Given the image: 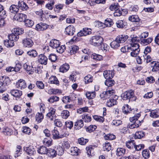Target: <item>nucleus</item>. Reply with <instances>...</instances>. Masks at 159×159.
<instances>
[{
    "label": "nucleus",
    "instance_id": "nucleus-1",
    "mask_svg": "<svg viewBox=\"0 0 159 159\" xmlns=\"http://www.w3.org/2000/svg\"><path fill=\"white\" fill-rule=\"evenodd\" d=\"M103 41V38L99 36H92L91 38L89 41L90 44L95 47L100 46Z\"/></svg>",
    "mask_w": 159,
    "mask_h": 159
},
{
    "label": "nucleus",
    "instance_id": "nucleus-2",
    "mask_svg": "<svg viewBox=\"0 0 159 159\" xmlns=\"http://www.w3.org/2000/svg\"><path fill=\"white\" fill-rule=\"evenodd\" d=\"M115 90L113 89L108 90L107 91L103 92V93L100 94V97L103 99H106L107 98H115L117 96L115 95Z\"/></svg>",
    "mask_w": 159,
    "mask_h": 159
},
{
    "label": "nucleus",
    "instance_id": "nucleus-3",
    "mask_svg": "<svg viewBox=\"0 0 159 159\" xmlns=\"http://www.w3.org/2000/svg\"><path fill=\"white\" fill-rule=\"evenodd\" d=\"M131 47H129V49L132 51L130 54L131 56L133 57H135L138 54L139 51V44H136L134 45L132 43L130 44Z\"/></svg>",
    "mask_w": 159,
    "mask_h": 159
},
{
    "label": "nucleus",
    "instance_id": "nucleus-4",
    "mask_svg": "<svg viewBox=\"0 0 159 159\" xmlns=\"http://www.w3.org/2000/svg\"><path fill=\"white\" fill-rule=\"evenodd\" d=\"M134 97V92L130 90L125 92L122 95V97L124 100L130 99Z\"/></svg>",
    "mask_w": 159,
    "mask_h": 159
},
{
    "label": "nucleus",
    "instance_id": "nucleus-5",
    "mask_svg": "<svg viewBox=\"0 0 159 159\" xmlns=\"http://www.w3.org/2000/svg\"><path fill=\"white\" fill-rule=\"evenodd\" d=\"M91 29L88 28H83L82 30L79 32L77 35L79 37H82L86 36L91 34Z\"/></svg>",
    "mask_w": 159,
    "mask_h": 159
},
{
    "label": "nucleus",
    "instance_id": "nucleus-6",
    "mask_svg": "<svg viewBox=\"0 0 159 159\" xmlns=\"http://www.w3.org/2000/svg\"><path fill=\"white\" fill-rule=\"evenodd\" d=\"M27 18V16L23 13H18L15 15L13 19L15 20L20 22L25 20Z\"/></svg>",
    "mask_w": 159,
    "mask_h": 159
},
{
    "label": "nucleus",
    "instance_id": "nucleus-7",
    "mask_svg": "<svg viewBox=\"0 0 159 159\" xmlns=\"http://www.w3.org/2000/svg\"><path fill=\"white\" fill-rule=\"evenodd\" d=\"M23 68L29 74H32L34 73V68L28 62H26L23 65Z\"/></svg>",
    "mask_w": 159,
    "mask_h": 159
},
{
    "label": "nucleus",
    "instance_id": "nucleus-8",
    "mask_svg": "<svg viewBox=\"0 0 159 159\" xmlns=\"http://www.w3.org/2000/svg\"><path fill=\"white\" fill-rule=\"evenodd\" d=\"M141 122L139 120H132L129 123V127L131 129L137 128L141 125Z\"/></svg>",
    "mask_w": 159,
    "mask_h": 159
},
{
    "label": "nucleus",
    "instance_id": "nucleus-9",
    "mask_svg": "<svg viewBox=\"0 0 159 159\" xmlns=\"http://www.w3.org/2000/svg\"><path fill=\"white\" fill-rule=\"evenodd\" d=\"M49 26V25L43 23H40L36 25L35 29L38 31L46 30Z\"/></svg>",
    "mask_w": 159,
    "mask_h": 159
},
{
    "label": "nucleus",
    "instance_id": "nucleus-10",
    "mask_svg": "<svg viewBox=\"0 0 159 159\" xmlns=\"http://www.w3.org/2000/svg\"><path fill=\"white\" fill-rule=\"evenodd\" d=\"M10 80L8 77L6 76L0 77V85L5 86L10 83Z\"/></svg>",
    "mask_w": 159,
    "mask_h": 159
},
{
    "label": "nucleus",
    "instance_id": "nucleus-11",
    "mask_svg": "<svg viewBox=\"0 0 159 159\" xmlns=\"http://www.w3.org/2000/svg\"><path fill=\"white\" fill-rule=\"evenodd\" d=\"M24 150L27 154L30 155V156L34 155L36 153L35 149L33 146H29L28 147H24Z\"/></svg>",
    "mask_w": 159,
    "mask_h": 159
},
{
    "label": "nucleus",
    "instance_id": "nucleus-12",
    "mask_svg": "<svg viewBox=\"0 0 159 159\" xmlns=\"http://www.w3.org/2000/svg\"><path fill=\"white\" fill-rule=\"evenodd\" d=\"M103 76L106 80L112 79L114 75V71L112 70H106L103 72Z\"/></svg>",
    "mask_w": 159,
    "mask_h": 159
},
{
    "label": "nucleus",
    "instance_id": "nucleus-13",
    "mask_svg": "<svg viewBox=\"0 0 159 159\" xmlns=\"http://www.w3.org/2000/svg\"><path fill=\"white\" fill-rule=\"evenodd\" d=\"M16 88L21 89H25L26 87L25 81L22 79H20L16 82Z\"/></svg>",
    "mask_w": 159,
    "mask_h": 159
},
{
    "label": "nucleus",
    "instance_id": "nucleus-14",
    "mask_svg": "<svg viewBox=\"0 0 159 159\" xmlns=\"http://www.w3.org/2000/svg\"><path fill=\"white\" fill-rule=\"evenodd\" d=\"M22 43L25 47L30 48L33 45L34 43L31 39L25 38L23 40Z\"/></svg>",
    "mask_w": 159,
    "mask_h": 159
},
{
    "label": "nucleus",
    "instance_id": "nucleus-15",
    "mask_svg": "<svg viewBox=\"0 0 159 159\" xmlns=\"http://www.w3.org/2000/svg\"><path fill=\"white\" fill-rule=\"evenodd\" d=\"M39 62L41 64L46 65L47 63L48 58L43 54H40L38 57Z\"/></svg>",
    "mask_w": 159,
    "mask_h": 159
},
{
    "label": "nucleus",
    "instance_id": "nucleus-16",
    "mask_svg": "<svg viewBox=\"0 0 159 159\" xmlns=\"http://www.w3.org/2000/svg\"><path fill=\"white\" fill-rule=\"evenodd\" d=\"M75 32V29L74 26L70 25L67 27L65 30V33L69 35H72Z\"/></svg>",
    "mask_w": 159,
    "mask_h": 159
},
{
    "label": "nucleus",
    "instance_id": "nucleus-17",
    "mask_svg": "<svg viewBox=\"0 0 159 159\" xmlns=\"http://www.w3.org/2000/svg\"><path fill=\"white\" fill-rule=\"evenodd\" d=\"M118 98V96H116L115 98H110L107 102V106L110 107L116 105L117 103L116 100Z\"/></svg>",
    "mask_w": 159,
    "mask_h": 159
},
{
    "label": "nucleus",
    "instance_id": "nucleus-18",
    "mask_svg": "<svg viewBox=\"0 0 159 159\" xmlns=\"http://www.w3.org/2000/svg\"><path fill=\"white\" fill-rule=\"evenodd\" d=\"M49 150L45 147L42 146L38 148V152L41 154H47L48 153Z\"/></svg>",
    "mask_w": 159,
    "mask_h": 159
},
{
    "label": "nucleus",
    "instance_id": "nucleus-19",
    "mask_svg": "<svg viewBox=\"0 0 159 159\" xmlns=\"http://www.w3.org/2000/svg\"><path fill=\"white\" fill-rule=\"evenodd\" d=\"M59 41L56 39L51 40L49 43V46L53 48H56L60 45Z\"/></svg>",
    "mask_w": 159,
    "mask_h": 159
},
{
    "label": "nucleus",
    "instance_id": "nucleus-20",
    "mask_svg": "<svg viewBox=\"0 0 159 159\" xmlns=\"http://www.w3.org/2000/svg\"><path fill=\"white\" fill-rule=\"evenodd\" d=\"M10 93L12 95L18 98L22 95V91L18 89L12 90L11 91Z\"/></svg>",
    "mask_w": 159,
    "mask_h": 159
},
{
    "label": "nucleus",
    "instance_id": "nucleus-21",
    "mask_svg": "<svg viewBox=\"0 0 159 159\" xmlns=\"http://www.w3.org/2000/svg\"><path fill=\"white\" fill-rule=\"evenodd\" d=\"M116 38L120 43H123L127 40L128 36L125 35H121L117 36Z\"/></svg>",
    "mask_w": 159,
    "mask_h": 159
},
{
    "label": "nucleus",
    "instance_id": "nucleus-22",
    "mask_svg": "<svg viewBox=\"0 0 159 159\" xmlns=\"http://www.w3.org/2000/svg\"><path fill=\"white\" fill-rule=\"evenodd\" d=\"M70 152V153L73 156H77L80 153V150L76 147L71 148Z\"/></svg>",
    "mask_w": 159,
    "mask_h": 159
},
{
    "label": "nucleus",
    "instance_id": "nucleus-23",
    "mask_svg": "<svg viewBox=\"0 0 159 159\" xmlns=\"http://www.w3.org/2000/svg\"><path fill=\"white\" fill-rule=\"evenodd\" d=\"M116 24L118 28H122L125 27L127 24L125 20H118L116 22Z\"/></svg>",
    "mask_w": 159,
    "mask_h": 159
},
{
    "label": "nucleus",
    "instance_id": "nucleus-24",
    "mask_svg": "<svg viewBox=\"0 0 159 159\" xmlns=\"http://www.w3.org/2000/svg\"><path fill=\"white\" fill-rule=\"evenodd\" d=\"M55 111L52 108H50L49 112L47 114V116L50 119H53L56 118V115L55 114Z\"/></svg>",
    "mask_w": 159,
    "mask_h": 159
},
{
    "label": "nucleus",
    "instance_id": "nucleus-25",
    "mask_svg": "<svg viewBox=\"0 0 159 159\" xmlns=\"http://www.w3.org/2000/svg\"><path fill=\"white\" fill-rule=\"evenodd\" d=\"M152 71H157L159 70V61H155L152 62Z\"/></svg>",
    "mask_w": 159,
    "mask_h": 159
},
{
    "label": "nucleus",
    "instance_id": "nucleus-26",
    "mask_svg": "<svg viewBox=\"0 0 159 159\" xmlns=\"http://www.w3.org/2000/svg\"><path fill=\"white\" fill-rule=\"evenodd\" d=\"M70 68V66L68 64L65 63L61 65L59 68L60 72L64 73L67 71Z\"/></svg>",
    "mask_w": 159,
    "mask_h": 159
},
{
    "label": "nucleus",
    "instance_id": "nucleus-27",
    "mask_svg": "<svg viewBox=\"0 0 159 159\" xmlns=\"http://www.w3.org/2000/svg\"><path fill=\"white\" fill-rule=\"evenodd\" d=\"M78 47L76 46H71L69 48L68 52L70 54H74L78 50Z\"/></svg>",
    "mask_w": 159,
    "mask_h": 159
},
{
    "label": "nucleus",
    "instance_id": "nucleus-28",
    "mask_svg": "<svg viewBox=\"0 0 159 159\" xmlns=\"http://www.w3.org/2000/svg\"><path fill=\"white\" fill-rule=\"evenodd\" d=\"M150 116L153 118L159 117V109L152 110L150 113Z\"/></svg>",
    "mask_w": 159,
    "mask_h": 159
},
{
    "label": "nucleus",
    "instance_id": "nucleus-29",
    "mask_svg": "<svg viewBox=\"0 0 159 159\" xmlns=\"http://www.w3.org/2000/svg\"><path fill=\"white\" fill-rule=\"evenodd\" d=\"M27 54L30 57L35 58L38 55L37 51L35 49H30L27 52Z\"/></svg>",
    "mask_w": 159,
    "mask_h": 159
},
{
    "label": "nucleus",
    "instance_id": "nucleus-30",
    "mask_svg": "<svg viewBox=\"0 0 159 159\" xmlns=\"http://www.w3.org/2000/svg\"><path fill=\"white\" fill-rule=\"evenodd\" d=\"M135 142L134 140L128 141L126 143V145L127 148L130 149H133L135 147Z\"/></svg>",
    "mask_w": 159,
    "mask_h": 159
},
{
    "label": "nucleus",
    "instance_id": "nucleus-31",
    "mask_svg": "<svg viewBox=\"0 0 159 159\" xmlns=\"http://www.w3.org/2000/svg\"><path fill=\"white\" fill-rule=\"evenodd\" d=\"M10 11L12 13H16L19 11V6L13 4L11 5L9 8Z\"/></svg>",
    "mask_w": 159,
    "mask_h": 159
},
{
    "label": "nucleus",
    "instance_id": "nucleus-32",
    "mask_svg": "<svg viewBox=\"0 0 159 159\" xmlns=\"http://www.w3.org/2000/svg\"><path fill=\"white\" fill-rule=\"evenodd\" d=\"M91 58L95 61H99L103 59L102 56L95 53H93L91 55Z\"/></svg>",
    "mask_w": 159,
    "mask_h": 159
},
{
    "label": "nucleus",
    "instance_id": "nucleus-33",
    "mask_svg": "<svg viewBox=\"0 0 159 159\" xmlns=\"http://www.w3.org/2000/svg\"><path fill=\"white\" fill-rule=\"evenodd\" d=\"M93 80V77L90 75H88L86 76L84 78V82L86 84H88L92 82Z\"/></svg>",
    "mask_w": 159,
    "mask_h": 159
},
{
    "label": "nucleus",
    "instance_id": "nucleus-34",
    "mask_svg": "<svg viewBox=\"0 0 159 159\" xmlns=\"http://www.w3.org/2000/svg\"><path fill=\"white\" fill-rule=\"evenodd\" d=\"M120 43L116 38L115 40L113 41L110 44L111 48H117L120 46Z\"/></svg>",
    "mask_w": 159,
    "mask_h": 159
},
{
    "label": "nucleus",
    "instance_id": "nucleus-35",
    "mask_svg": "<svg viewBox=\"0 0 159 159\" xmlns=\"http://www.w3.org/2000/svg\"><path fill=\"white\" fill-rule=\"evenodd\" d=\"M86 149L87 155L89 157L92 156L93 154V148L92 146L89 145L86 147Z\"/></svg>",
    "mask_w": 159,
    "mask_h": 159
},
{
    "label": "nucleus",
    "instance_id": "nucleus-36",
    "mask_svg": "<svg viewBox=\"0 0 159 159\" xmlns=\"http://www.w3.org/2000/svg\"><path fill=\"white\" fill-rule=\"evenodd\" d=\"M25 25L27 27H32L34 24V21L30 19H25L24 20Z\"/></svg>",
    "mask_w": 159,
    "mask_h": 159
},
{
    "label": "nucleus",
    "instance_id": "nucleus-37",
    "mask_svg": "<svg viewBox=\"0 0 159 159\" xmlns=\"http://www.w3.org/2000/svg\"><path fill=\"white\" fill-rule=\"evenodd\" d=\"M125 149L122 148H118L116 151V155L118 156L123 155L125 152Z\"/></svg>",
    "mask_w": 159,
    "mask_h": 159
},
{
    "label": "nucleus",
    "instance_id": "nucleus-38",
    "mask_svg": "<svg viewBox=\"0 0 159 159\" xmlns=\"http://www.w3.org/2000/svg\"><path fill=\"white\" fill-rule=\"evenodd\" d=\"M48 82L51 84H58L59 81L57 78L54 76H52L49 79Z\"/></svg>",
    "mask_w": 159,
    "mask_h": 159
},
{
    "label": "nucleus",
    "instance_id": "nucleus-39",
    "mask_svg": "<svg viewBox=\"0 0 159 159\" xmlns=\"http://www.w3.org/2000/svg\"><path fill=\"white\" fill-rule=\"evenodd\" d=\"M52 140L50 137L45 138L43 140V143L44 145L47 146H49L52 144Z\"/></svg>",
    "mask_w": 159,
    "mask_h": 159
},
{
    "label": "nucleus",
    "instance_id": "nucleus-40",
    "mask_svg": "<svg viewBox=\"0 0 159 159\" xmlns=\"http://www.w3.org/2000/svg\"><path fill=\"white\" fill-rule=\"evenodd\" d=\"M52 133L53 135V138L54 139H60V138H59V133L57 130V129H56L55 127L54 129L52 131Z\"/></svg>",
    "mask_w": 159,
    "mask_h": 159
},
{
    "label": "nucleus",
    "instance_id": "nucleus-41",
    "mask_svg": "<svg viewBox=\"0 0 159 159\" xmlns=\"http://www.w3.org/2000/svg\"><path fill=\"white\" fill-rule=\"evenodd\" d=\"M86 97L89 99H92L96 96V93L94 92H87L85 93Z\"/></svg>",
    "mask_w": 159,
    "mask_h": 159
},
{
    "label": "nucleus",
    "instance_id": "nucleus-42",
    "mask_svg": "<svg viewBox=\"0 0 159 159\" xmlns=\"http://www.w3.org/2000/svg\"><path fill=\"white\" fill-rule=\"evenodd\" d=\"M153 39L152 38H148L146 39H143L141 41V43L143 45H146L150 43Z\"/></svg>",
    "mask_w": 159,
    "mask_h": 159
},
{
    "label": "nucleus",
    "instance_id": "nucleus-43",
    "mask_svg": "<svg viewBox=\"0 0 159 159\" xmlns=\"http://www.w3.org/2000/svg\"><path fill=\"white\" fill-rule=\"evenodd\" d=\"M129 20L133 22H138L139 21V18L136 15H132L129 16Z\"/></svg>",
    "mask_w": 159,
    "mask_h": 159
},
{
    "label": "nucleus",
    "instance_id": "nucleus-44",
    "mask_svg": "<svg viewBox=\"0 0 159 159\" xmlns=\"http://www.w3.org/2000/svg\"><path fill=\"white\" fill-rule=\"evenodd\" d=\"M4 43V45L7 47H12L14 45V41L9 39L8 40H5Z\"/></svg>",
    "mask_w": 159,
    "mask_h": 159
},
{
    "label": "nucleus",
    "instance_id": "nucleus-45",
    "mask_svg": "<svg viewBox=\"0 0 159 159\" xmlns=\"http://www.w3.org/2000/svg\"><path fill=\"white\" fill-rule=\"evenodd\" d=\"M13 33L19 36V35L22 34L24 33V30L22 28H14L13 29Z\"/></svg>",
    "mask_w": 159,
    "mask_h": 159
},
{
    "label": "nucleus",
    "instance_id": "nucleus-46",
    "mask_svg": "<svg viewBox=\"0 0 159 159\" xmlns=\"http://www.w3.org/2000/svg\"><path fill=\"white\" fill-rule=\"evenodd\" d=\"M18 5L19 7H21L23 11L27 10L28 7L26 4L24 2H18Z\"/></svg>",
    "mask_w": 159,
    "mask_h": 159
},
{
    "label": "nucleus",
    "instance_id": "nucleus-47",
    "mask_svg": "<svg viewBox=\"0 0 159 159\" xmlns=\"http://www.w3.org/2000/svg\"><path fill=\"white\" fill-rule=\"evenodd\" d=\"M8 37L9 39L10 40H12L13 41H17L19 38V36L13 33L9 35Z\"/></svg>",
    "mask_w": 159,
    "mask_h": 159
},
{
    "label": "nucleus",
    "instance_id": "nucleus-48",
    "mask_svg": "<svg viewBox=\"0 0 159 159\" xmlns=\"http://www.w3.org/2000/svg\"><path fill=\"white\" fill-rule=\"evenodd\" d=\"M144 136V132L141 131L137 132L135 134V139H141Z\"/></svg>",
    "mask_w": 159,
    "mask_h": 159
},
{
    "label": "nucleus",
    "instance_id": "nucleus-49",
    "mask_svg": "<svg viewBox=\"0 0 159 159\" xmlns=\"http://www.w3.org/2000/svg\"><path fill=\"white\" fill-rule=\"evenodd\" d=\"M3 132L5 135H10L12 134V132L11 129L7 127H5L3 129Z\"/></svg>",
    "mask_w": 159,
    "mask_h": 159
},
{
    "label": "nucleus",
    "instance_id": "nucleus-50",
    "mask_svg": "<svg viewBox=\"0 0 159 159\" xmlns=\"http://www.w3.org/2000/svg\"><path fill=\"white\" fill-rule=\"evenodd\" d=\"M26 114H27V115L26 116H24L22 118L23 119H29V118H31L30 116H31L32 115H29V114H31L32 112V109L30 108H28L25 111Z\"/></svg>",
    "mask_w": 159,
    "mask_h": 159
},
{
    "label": "nucleus",
    "instance_id": "nucleus-51",
    "mask_svg": "<svg viewBox=\"0 0 159 159\" xmlns=\"http://www.w3.org/2000/svg\"><path fill=\"white\" fill-rule=\"evenodd\" d=\"M64 5L61 4H58L55 5V7L54 8V10L56 12H59L62 9Z\"/></svg>",
    "mask_w": 159,
    "mask_h": 159
},
{
    "label": "nucleus",
    "instance_id": "nucleus-52",
    "mask_svg": "<svg viewBox=\"0 0 159 159\" xmlns=\"http://www.w3.org/2000/svg\"><path fill=\"white\" fill-rule=\"evenodd\" d=\"M83 125L84 124L82 120H78L75 124V126L76 127V128L78 129L82 127Z\"/></svg>",
    "mask_w": 159,
    "mask_h": 159
},
{
    "label": "nucleus",
    "instance_id": "nucleus-53",
    "mask_svg": "<svg viewBox=\"0 0 159 159\" xmlns=\"http://www.w3.org/2000/svg\"><path fill=\"white\" fill-rule=\"evenodd\" d=\"M61 116L62 118L66 119L70 116L69 112L67 110H64L62 111Z\"/></svg>",
    "mask_w": 159,
    "mask_h": 159
},
{
    "label": "nucleus",
    "instance_id": "nucleus-54",
    "mask_svg": "<svg viewBox=\"0 0 159 159\" xmlns=\"http://www.w3.org/2000/svg\"><path fill=\"white\" fill-rule=\"evenodd\" d=\"M142 156L145 159H148L150 156V153L148 150L145 149L142 151Z\"/></svg>",
    "mask_w": 159,
    "mask_h": 159
},
{
    "label": "nucleus",
    "instance_id": "nucleus-55",
    "mask_svg": "<svg viewBox=\"0 0 159 159\" xmlns=\"http://www.w3.org/2000/svg\"><path fill=\"white\" fill-rule=\"evenodd\" d=\"M94 25L96 27L102 28H104V24L99 21H95L94 23Z\"/></svg>",
    "mask_w": 159,
    "mask_h": 159
},
{
    "label": "nucleus",
    "instance_id": "nucleus-56",
    "mask_svg": "<svg viewBox=\"0 0 159 159\" xmlns=\"http://www.w3.org/2000/svg\"><path fill=\"white\" fill-rule=\"evenodd\" d=\"M104 151H109L111 149V146L109 143H106L103 147Z\"/></svg>",
    "mask_w": 159,
    "mask_h": 159
},
{
    "label": "nucleus",
    "instance_id": "nucleus-57",
    "mask_svg": "<svg viewBox=\"0 0 159 159\" xmlns=\"http://www.w3.org/2000/svg\"><path fill=\"white\" fill-rule=\"evenodd\" d=\"M78 143L82 145H85L88 141V139H84L83 138H81L78 139Z\"/></svg>",
    "mask_w": 159,
    "mask_h": 159
},
{
    "label": "nucleus",
    "instance_id": "nucleus-58",
    "mask_svg": "<svg viewBox=\"0 0 159 159\" xmlns=\"http://www.w3.org/2000/svg\"><path fill=\"white\" fill-rule=\"evenodd\" d=\"M65 47L64 45L60 46V45L59 46H58L57 48L55 49H56V51L57 52L60 53H63L64 50L65 49Z\"/></svg>",
    "mask_w": 159,
    "mask_h": 159
},
{
    "label": "nucleus",
    "instance_id": "nucleus-59",
    "mask_svg": "<svg viewBox=\"0 0 159 159\" xmlns=\"http://www.w3.org/2000/svg\"><path fill=\"white\" fill-rule=\"evenodd\" d=\"M114 81L111 79L106 80L105 82V84L108 87H111L114 84Z\"/></svg>",
    "mask_w": 159,
    "mask_h": 159
},
{
    "label": "nucleus",
    "instance_id": "nucleus-60",
    "mask_svg": "<svg viewBox=\"0 0 159 159\" xmlns=\"http://www.w3.org/2000/svg\"><path fill=\"white\" fill-rule=\"evenodd\" d=\"M59 99L58 97L56 96H52L48 99V101L51 103H53L55 102H57Z\"/></svg>",
    "mask_w": 159,
    "mask_h": 159
},
{
    "label": "nucleus",
    "instance_id": "nucleus-61",
    "mask_svg": "<svg viewBox=\"0 0 159 159\" xmlns=\"http://www.w3.org/2000/svg\"><path fill=\"white\" fill-rule=\"evenodd\" d=\"M104 138L106 140H112L116 138V136L113 134H108L104 136Z\"/></svg>",
    "mask_w": 159,
    "mask_h": 159
},
{
    "label": "nucleus",
    "instance_id": "nucleus-62",
    "mask_svg": "<svg viewBox=\"0 0 159 159\" xmlns=\"http://www.w3.org/2000/svg\"><path fill=\"white\" fill-rule=\"evenodd\" d=\"M59 93L60 91L59 89H50L48 90V93L50 94H56Z\"/></svg>",
    "mask_w": 159,
    "mask_h": 159
},
{
    "label": "nucleus",
    "instance_id": "nucleus-63",
    "mask_svg": "<svg viewBox=\"0 0 159 159\" xmlns=\"http://www.w3.org/2000/svg\"><path fill=\"white\" fill-rule=\"evenodd\" d=\"M119 6L117 3H115L112 4L109 7V9L111 11L116 10L119 9Z\"/></svg>",
    "mask_w": 159,
    "mask_h": 159
},
{
    "label": "nucleus",
    "instance_id": "nucleus-64",
    "mask_svg": "<svg viewBox=\"0 0 159 159\" xmlns=\"http://www.w3.org/2000/svg\"><path fill=\"white\" fill-rule=\"evenodd\" d=\"M49 154L48 155L49 156L52 157H55L57 155L56 151L53 149H50L49 150Z\"/></svg>",
    "mask_w": 159,
    "mask_h": 159
}]
</instances>
